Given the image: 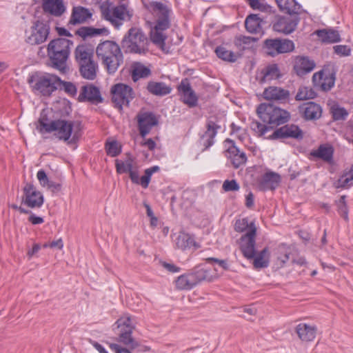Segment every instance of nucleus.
Returning <instances> with one entry per match:
<instances>
[{"mask_svg": "<svg viewBox=\"0 0 353 353\" xmlns=\"http://www.w3.org/2000/svg\"><path fill=\"white\" fill-rule=\"evenodd\" d=\"M37 129L41 134L52 133L57 139L67 142L68 144L75 143L81 135V125L79 121L50 120L46 114L41 115Z\"/></svg>", "mask_w": 353, "mask_h": 353, "instance_id": "obj_1", "label": "nucleus"}, {"mask_svg": "<svg viewBox=\"0 0 353 353\" xmlns=\"http://www.w3.org/2000/svg\"><path fill=\"white\" fill-rule=\"evenodd\" d=\"M145 6L157 17V23L150 32V39L153 43L163 48L167 38L163 32L170 27V10L164 3L159 1H150Z\"/></svg>", "mask_w": 353, "mask_h": 353, "instance_id": "obj_2", "label": "nucleus"}, {"mask_svg": "<svg viewBox=\"0 0 353 353\" xmlns=\"http://www.w3.org/2000/svg\"><path fill=\"white\" fill-rule=\"evenodd\" d=\"M96 53L109 74H114L123 61L119 46L112 41L100 43L97 47Z\"/></svg>", "mask_w": 353, "mask_h": 353, "instance_id": "obj_3", "label": "nucleus"}, {"mask_svg": "<svg viewBox=\"0 0 353 353\" xmlns=\"http://www.w3.org/2000/svg\"><path fill=\"white\" fill-rule=\"evenodd\" d=\"M72 44L70 40L61 38L53 39L48 43L47 53L52 68L63 73L65 72Z\"/></svg>", "mask_w": 353, "mask_h": 353, "instance_id": "obj_4", "label": "nucleus"}, {"mask_svg": "<svg viewBox=\"0 0 353 353\" xmlns=\"http://www.w3.org/2000/svg\"><path fill=\"white\" fill-rule=\"evenodd\" d=\"M121 47L125 52L145 54L148 51V40L140 28L133 27L123 38Z\"/></svg>", "mask_w": 353, "mask_h": 353, "instance_id": "obj_5", "label": "nucleus"}, {"mask_svg": "<svg viewBox=\"0 0 353 353\" xmlns=\"http://www.w3.org/2000/svg\"><path fill=\"white\" fill-rule=\"evenodd\" d=\"M256 112L263 122L272 125L283 124L290 117L287 111L270 103L260 104L256 109Z\"/></svg>", "mask_w": 353, "mask_h": 353, "instance_id": "obj_6", "label": "nucleus"}, {"mask_svg": "<svg viewBox=\"0 0 353 353\" xmlns=\"http://www.w3.org/2000/svg\"><path fill=\"white\" fill-rule=\"evenodd\" d=\"M119 330L118 341L128 346L131 350L139 347V343L132 336L134 325L131 317L125 314L120 317L115 323Z\"/></svg>", "mask_w": 353, "mask_h": 353, "instance_id": "obj_7", "label": "nucleus"}, {"mask_svg": "<svg viewBox=\"0 0 353 353\" xmlns=\"http://www.w3.org/2000/svg\"><path fill=\"white\" fill-rule=\"evenodd\" d=\"M60 78L54 74L46 73L43 75L31 77L28 79L29 83H32V88L43 96H50L58 89V83Z\"/></svg>", "mask_w": 353, "mask_h": 353, "instance_id": "obj_8", "label": "nucleus"}, {"mask_svg": "<svg viewBox=\"0 0 353 353\" xmlns=\"http://www.w3.org/2000/svg\"><path fill=\"white\" fill-rule=\"evenodd\" d=\"M102 15L117 29H119L125 21L130 20L132 17L125 4L102 8Z\"/></svg>", "mask_w": 353, "mask_h": 353, "instance_id": "obj_9", "label": "nucleus"}, {"mask_svg": "<svg viewBox=\"0 0 353 353\" xmlns=\"http://www.w3.org/2000/svg\"><path fill=\"white\" fill-rule=\"evenodd\" d=\"M50 25L48 22L37 20L26 32V42L30 45H39L46 41L50 33Z\"/></svg>", "mask_w": 353, "mask_h": 353, "instance_id": "obj_10", "label": "nucleus"}, {"mask_svg": "<svg viewBox=\"0 0 353 353\" xmlns=\"http://www.w3.org/2000/svg\"><path fill=\"white\" fill-rule=\"evenodd\" d=\"M263 50L270 56L275 57L279 54L292 52L294 43L287 39H267L263 42Z\"/></svg>", "mask_w": 353, "mask_h": 353, "instance_id": "obj_11", "label": "nucleus"}, {"mask_svg": "<svg viewBox=\"0 0 353 353\" xmlns=\"http://www.w3.org/2000/svg\"><path fill=\"white\" fill-rule=\"evenodd\" d=\"M111 94L112 102L119 110L122 109L123 105H128L134 97L133 89L123 83L114 85L111 88Z\"/></svg>", "mask_w": 353, "mask_h": 353, "instance_id": "obj_12", "label": "nucleus"}, {"mask_svg": "<svg viewBox=\"0 0 353 353\" xmlns=\"http://www.w3.org/2000/svg\"><path fill=\"white\" fill-rule=\"evenodd\" d=\"M256 228L254 224L251 226V230L247 231L246 233L239 239V248L245 258L248 260L253 259L256 255Z\"/></svg>", "mask_w": 353, "mask_h": 353, "instance_id": "obj_13", "label": "nucleus"}, {"mask_svg": "<svg viewBox=\"0 0 353 353\" xmlns=\"http://www.w3.org/2000/svg\"><path fill=\"white\" fill-rule=\"evenodd\" d=\"M23 192L22 202L28 207L38 208L43 205V196L32 184L27 183L24 186Z\"/></svg>", "mask_w": 353, "mask_h": 353, "instance_id": "obj_14", "label": "nucleus"}, {"mask_svg": "<svg viewBox=\"0 0 353 353\" xmlns=\"http://www.w3.org/2000/svg\"><path fill=\"white\" fill-rule=\"evenodd\" d=\"M77 99L79 102H89L92 104H98L103 101L99 89L90 83L81 88Z\"/></svg>", "mask_w": 353, "mask_h": 353, "instance_id": "obj_15", "label": "nucleus"}, {"mask_svg": "<svg viewBox=\"0 0 353 353\" xmlns=\"http://www.w3.org/2000/svg\"><path fill=\"white\" fill-rule=\"evenodd\" d=\"M312 81L315 87L327 91L334 86L335 76L330 70L323 69L313 74Z\"/></svg>", "mask_w": 353, "mask_h": 353, "instance_id": "obj_16", "label": "nucleus"}, {"mask_svg": "<svg viewBox=\"0 0 353 353\" xmlns=\"http://www.w3.org/2000/svg\"><path fill=\"white\" fill-rule=\"evenodd\" d=\"M138 128L140 135L145 137L148 134L152 128L158 124V120L152 112H139L137 116Z\"/></svg>", "mask_w": 353, "mask_h": 353, "instance_id": "obj_17", "label": "nucleus"}, {"mask_svg": "<svg viewBox=\"0 0 353 353\" xmlns=\"http://www.w3.org/2000/svg\"><path fill=\"white\" fill-rule=\"evenodd\" d=\"M225 142L230 144L226 150V157L232 166L234 168H239L245 165L247 161L245 153L238 148L232 140L228 139Z\"/></svg>", "mask_w": 353, "mask_h": 353, "instance_id": "obj_18", "label": "nucleus"}, {"mask_svg": "<svg viewBox=\"0 0 353 353\" xmlns=\"http://www.w3.org/2000/svg\"><path fill=\"white\" fill-rule=\"evenodd\" d=\"M303 134L302 130L295 125H285L273 132L268 138L276 139L280 138H293L302 139Z\"/></svg>", "mask_w": 353, "mask_h": 353, "instance_id": "obj_19", "label": "nucleus"}, {"mask_svg": "<svg viewBox=\"0 0 353 353\" xmlns=\"http://www.w3.org/2000/svg\"><path fill=\"white\" fill-rule=\"evenodd\" d=\"M221 126L217 123L215 118H210L206 123V131L201 137V141L205 149H208L214 144V138Z\"/></svg>", "mask_w": 353, "mask_h": 353, "instance_id": "obj_20", "label": "nucleus"}, {"mask_svg": "<svg viewBox=\"0 0 353 353\" xmlns=\"http://www.w3.org/2000/svg\"><path fill=\"white\" fill-rule=\"evenodd\" d=\"M315 62L305 56H296L294 60V70L300 77L311 72L315 68Z\"/></svg>", "mask_w": 353, "mask_h": 353, "instance_id": "obj_21", "label": "nucleus"}, {"mask_svg": "<svg viewBox=\"0 0 353 353\" xmlns=\"http://www.w3.org/2000/svg\"><path fill=\"white\" fill-rule=\"evenodd\" d=\"M179 92L181 94L182 101L189 105L194 107L197 103V97L187 79L183 80L178 86Z\"/></svg>", "mask_w": 353, "mask_h": 353, "instance_id": "obj_22", "label": "nucleus"}, {"mask_svg": "<svg viewBox=\"0 0 353 353\" xmlns=\"http://www.w3.org/2000/svg\"><path fill=\"white\" fill-rule=\"evenodd\" d=\"M299 20L291 17H280L273 25V30L276 32L289 34L294 32L297 26Z\"/></svg>", "mask_w": 353, "mask_h": 353, "instance_id": "obj_23", "label": "nucleus"}, {"mask_svg": "<svg viewBox=\"0 0 353 353\" xmlns=\"http://www.w3.org/2000/svg\"><path fill=\"white\" fill-rule=\"evenodd\" d=\"M263 97L268 101L285 102L288 100L290 92L280 87L270 86L264 90Z\"/></svg>", "mask_w": 353, "mask_h": 353, "instance_id": "obj_24", "label": "nucleus"}, {"mask_svg": "<svg viewBox=\"0 0 353 353\" xmlns=\"http://www.w3.org/2000/svg\"><path fill=\"white\" fill-rule=\"evenodd\" d=\"M159 170V168L158 166H153L148 168L145 170V174L139 178L138 171L132 169L129 172L130 178L132 183L135 184H140L143 188H147L150 181L151 176Z\"/></svg>", "mask_w": 353, "mask_h": 353, "instance_id": "obj_25", "label": "nucleus"}, {"mask_svg": "<svg viewBox=\"0 0 353 353\" xmlns=\"http://www.w3.org/2000/svg\"><path fill=\"white\" fill-rule=\"evenodd\" d=\"M316 327L305 323H301L296 327L299 338L303 342L312 341L316 334Z\"/></svg>", "mask_w": 353, "mask_h": 353, "instance_id": "obj_26", "label": "nucleus"}, {"mask_svg": "<svg viewBox=\"0 0 353 353\" xmlns=\"http://www.w3.org/2000/svg\"><path fill=\"white\" fill-rule=\"evenodd\" d=\"M300 111L307 120L317 119L321 116V108L314 102H307L300 106Z\"/></svg>", "mask_w": 353, "mask_h": 353, "instance_id": "obj_27", "label": "nucleus"}, {"mask_svg": "<svg viewBox=\"0 0 353 353\" xmlns=\"http://www.w3.org/2000/svg\"><path fill=\"white\" fill-rule=\"evenodd\" d=\"M43 9L56 17L61 16L65 10L62 0H43Z\"/></svg>", "mask_w": 353, "mask_h": 353, "instance_id": "obj_28", "label": "nucleus"}, {"mask_svg": "<svg viewBox=\"0 0 353 353\" xmlns=\"http://www.w3.org/2000/svg\"><path fill=\"white\" fill-rule=\"evenodd\" d=\"M92 17V13L83 7H75L72 10L69 24L77 25L83 23Z\"/></svg>", "mask_w": 353, "mask_h": 353, "instance_id": "obj_29", "label": "nucleus"}, {"mask_svg": "<svg viewBox=\"0 0 353 353\" xmlns=\"http://www.w3.org/2000/svg\"><path fill=\"white\" fill-rule=\"evenodd\" d=\"M146 88L150 94L159 97L167 95L172 91V88L165 83L153 81L148 83Z\"/></svg>", "mask_w": 353, "mask_h": 353, "instance_id": "obj_30", "label": "nucleus"}, {"mask_svg": "<svg viewBox=\"0 0 353 353\" xmlns=\"http://www.w3.org/2000/svg\"><path fill=\"white\" fill-rule=\"evenodd\" d=\"M260 83L270 82L278 79L281 74L276 64H270L265 67L261 72Z\"/></svg>", "mask_w": 353, "mask_h": 353, "instance_id": "obj_31", "label": "nucleus"}, {"mask_svg": "<svg viewBox=\"0 0 353 353\" xmlns=\"http://www.w3.org/2000/svg\"><path fill=\"white\" fill-rule=\"evenodd\" d=\"M176 248L181 250L190 249L192 247L198 248L199 245L194 241V238L188 233L180 232L175 239Z\"/></svg>", "mask_w": 353, "mask_h": 353, "instance_id": "obj_32", "label": "nucleus"}, {"mask_svg": "<svg viewBox=\"0 0 353 353\" xmlns=\"http://www.w3.org/2000/svg\"><path fill=\"white\" fill-rule=\"evenodd\" d=\"M280 176L275 172H267L263 175L260 185L263 190H274L280 182Z\"/></svg>", "mask_w": 353, "mask_h": 353, "instance_id": "obj_33", "label": "nucleus"}, {"mask_svg": "<svg viewBox=\"0 0 353 353\" xmlns=\"http://www.w3.org/2000/svg\"><path fill=\"white\" fill-rule=\"evenodd\" d=\"M334 149L328 145H321L316 150H312L310 155L313 157L323 160L327 163H331L333 159Z\"/></svg>", "mask_w": 353, "mask_h": 353, "instance_id": "obj_34", "label": "nucleus"}, {"mask_svg": "<svg viewBox=\"0 0 353 353\" xmlns=\"http://www.w3.org/2000/svg\"><path fill=\"white\" fill-rule=\"evenodd\" d=\"M250 260H252L253 267L256 270L267 268L270 262V252L268 248H264L259 252H256V255Z\"/></svg>", "mask_w": 353, "mask_h": 353, "instance_id": "obj_35", "label": "nucleus"}, {"mask_svg": "<svg viewBox=\"0 0 353 353\" xmlns=\"http://www.w3.org/2000/svg\"><path fill=\"white\" fill-rule=\"evenodd\" d=\"M98 65L94 60L79 65V72L83 78L94 80L97 77Z\"/></svg>", "mask_w": 353, "mask_h": 353, "instance_id": "obj_36", "label": "nucleus"}, {"mask_svg": "<svg viewBox=\"0 0 353 353\" xmlns=\"http://www.w3.org/2000/svg\"><path fill=\"white\" fill-rule=\"evenodd\" d=\"M257 41L254 37L239 35L235 37L234 43L238 50L244 51L254 48Z\"/></svg>", "mask_w": 353, "mask_h": 353, "instance_id": "obj_37", "label": "nucleus"}, {"mask_svg": "<svg viewBox=\"0 0 353 353\" xmlns=\"http://www.w3.org/2000/svg\"><path fill=\"white\" fill-rule=\"evenodd\" d=\"M92 50L85 45H79L75 50V58L79 65L92 61Z\"/></svg>", "mask_w": 353, "mask_h": 353, "instance_id": "obj_38", "label": "nucleus"}, {"mask_svg": "<svg viewBox=\"0 0 353 353\" xmlns=\"http://www.w3.org/2000/svg\"><path fill=\"white\" fill-rule=\"evenodd\" d=\"M196 285L191 272L181 275L176 280V287L179 290H189Z\"/></svg>", "mask_w": 353, "mask_h": 353, "instance_id": "obj_39", "label": "nucleus"}, {"mask_svg": "<svg viewBox=\"0 0 353 353\" xmlns=\"http://www.w3.org/2000/svg\"><path fill=\"white\" fill-rule=\"evenodd\" d=\"M109 33L108 29L105 28H95L93 27H81L77 30V34L83 39L100 34L108 35Z\"/></svg>", "mask_w": 353, "mask_h": 353, "instance_id": "obj_40", "label": "nucleus"}, {"mask_svg": "<svg viewBox=\"0 0 353 353\" xmlns=\"http://www.w3.org/2000/svg\"><path fill=\"white\" fill-rule=\"evenodd\" d=\"M281 11L288 14H296L300 10L301 6L295 0H275Z\"/></svg>", "mask_w": 353, "mask_h": 353, "instance_id": "obj_41", "label": "nucleus"}, {"mask_svg": "<svg viewBox=\"0 0 353 353\" xmlns=\"http://www.w3.org/2000/svg\"><path fill=\"white\" fill-rule=\"evenodd\" d=\"M261 19L258 14L249 15L245 21L246 30L250 33H258L261 30Z\"/></svg>", "mask_w": 353, "mask_h": 353, "instance_id": "obj_42", "label": "nucleus"}, {"mask_svg": "<svg viewBox=\"0 0 353 353\" xmlns=\"http://www.w3.org/2000/svg\"><path fill=\"white\" fill-rule=\"evenodd\" d=\"M316 34L324 43H336L340 41V35L336 30H317Z\"/></svg>", "mask_w": 353, "mask_h": 353, "instance_id": "obj_43", "label": "nucleus"}, {"mask_svg": "<svg viewBox=\"0 0 353 353\" xmlns=\"http://www.w3.org/2000/svg\"><path fill=\"white\" fill-rule=\"evenodd\" d=\"M215 53L216 56L223 61L228 62H235L239 56L232 51L228 50L223 46H218L215 49Z\"/></svg>", "mask_w": 353, "mask_h": 353, "instance_id": "obj_44", "label": "nucleus"}, {"mask_svg": "<svg viewBox=\"0 0 353 353\" xmlns=\"http://www.w3.org/2000/svg\"><path fill=\"white\" fill-rule=\"evenodd\" d=\"M151 74L150 70L146 66L137 63L134 64L132 72V78L134 81H138L141 78H146L149 77Z\"/></svg>", "mask_w": 353, "mask_h": 353, "instance_id": "obj_45", "label": "nucleus"}, {"mask_svg": "<svg viewBox=\"0 0 353 353\" xmlns=\"http://www.w3.org/2000/svg\"><path fill=\"white\" fill-rule=\"evenodd\" d=\"M249 6L253 9L265 13L273 12L272 7L267 3L265 0H247Z\"/></svg>", "mask_w": 353, "mask_h": 353, "instance_id": "obj_46", "label": "nucleus"}, {"mask_svg": "<svg viewBox=\"0 0 353 353\" xmlns=\"http://www.w3.org/2000/svg\"><path fill=\"white\" fill-rule=\"evenodd\" d=\"M58 89L63 90L70 97H75L77 94V88L74 83L63 81L61 79L59 81Z\"/></svg>", "mask_w": 353, "mask_h": 353, "instance_id": "obj_47", "label": "nucleus"}, {"mask_svg": "<svg viewBox=\"0 0 353 353\" xmlns=\"http://www.w3.org/2000/svg\"><path fill=\"white\" fill-rule=\"evenodd\" d=\"M315 97L316 93L312 88L303 86L299 88L295 99L297 101H304L314 99Z\"/></svg>", "mask_w": 353, "mask_h": 353, "instance_id": "obj_48", "label": "nucleus"}, {"mask_svg": "<svg viewBox=\"0 0 353 353\" xmlns=\"http://www.w3.org/2000/svg\"><path fill=\"white\" fill-rule=\"evenodd\" d=\"M276 263L279 267H283L286 262L289 260L290 252L284 245H279L276 251Z\"/></svg>", "mask_w": 353, "mask_h": 353, "instance_id": "obj_49", "label": "nucleus"}, {"mask_svg": "<svg viewBox=\"0 0 353 353\" xmlns=\"http://www.w3.org/2000/svg\"><path fill=\"white\" fill-rule=\"evenodd\" d=\"M132 163L133 160L130 158H128L125 161L117 159L115 161V165L117 173L123 174L129 172L133 169Z\"/></svg>", "mask_w": 353, "mask_h": 353, "instance_id": "obj_50", "label": "nucleus"}, {"mask_svg": "<svg viewBox=\"0 0 353 353\" xmlns=\"http://www.w3.org/2000/svg\"><path fill=\"white\" fill-rule=\"evenodd\" d=\"M250 127L251 129L259 137H265V134L273 128V127H268L257 121H252Z\"/></svg>", "mask_w": 353, "mask_h": 353, "instance_id": "obj_51", "label": "nucleus"}, {"mask_svg": "<svg viewBox=\"0 0 353 353\" xmlns=\"http://www.w3.org/2000/svg\"><path fill=\"white\" fill-rule=\"evenodd\" d=\"M191 274L193 275L196 285L203 281L208 279L210 276L208 270L204 268H196Z\"/></svg>", "mask_w": 353, "mask_h": 353, "instance_id": "obj_52", "label": "nucleus"}, {"mask_svg": "<svg viewBox=\"0 0 353 353\" xmlns=\"http://www.w3.org/2000/svg\"><path fill=\"white\" fill-rule=\"evenodd\" d=\"M254 224L253 222L249 223L248 218H243L236 221L234 224V230L238 232H245L246 230L250 231L251 226Z\"/></svg>", "mask_w": 353, "mask_h": 353, "instance_id": "obj_53", "label": "nucleus"}, {"mask_svg": "<svg viewBox=\"0 0 353 353\" xmlns=\"http://www.w3.org/2000/svg\"><path fill=\"white\" fill-rule=\"evenodd\" d=\"M107 154L110 157H117L121 152V146L117 141H111L105 144Z\"/></svg>", "mask_w": 353, "mask_h": 353, "instance_id": "obj_54", "label": "nucleus"}, {"mask_svg": "<svg viewBox=\"0 0 353 353\" xmlns=\"http://www.w3.org/2000/svg\"><path fill=\"white\" fill-rule=\"evenodd\" d=\"M353 172L350 170L348 174L342 176L338 180V187L347 188L352 185Z\"/></svg>", "mask_w": 353, "mask_h": 353, "instance_id": "obj_55", "label": "nucleus"}, {"mask_svg": "<svg viewBox=\"0 0 353 353\" xmlns=\"http://www.w3.org/2000/svg\"><path fill=\"white\" fill-rule=\"evenodd\" d=\"M332 117L334 120H345L348 115L347 111L343 108H332Z\"/></svg>", "mask_w": 353, "mask_h": 353, "instance_id": "obj_56", "label": "nucleus"}, {"mask_svg": "<svg viewBox=\"0 0 353 353\" xmlns=\"http://www.w3.org/2000/svg\"><path fill=\"white\" fill-rule=\"evenodd\" d=\"M222 188L225 192L238 191L240 186L236 180H225L222 185Z\"/></svg>", "mask_w": 353, "mask_h": 353, "instance_id": "obj_57", "label": "nucleus"}, {"mask_svg": "<svg viewBox=\"0 0 353 353\" xmlns=\"http://www.w3.org/2000/svg\"><path fill=\"white\" fill-rule=\"evenodd\" d=\"M334 52L341 56H348L351 50L347 46L339 45L334 46Z\"/></svg>", "mask_w": 353, "mask_h": 353, "instance_id": "obj_58", "label": "nucleus"}, {"mask_svg": "<svg viewBox=\"0 0 353 353\" xmlns=\"http://www.w3.org/2000/svg\"><path fill=\"white\" fill-rule=\"evenodd\" d=\"M37 177L39 181L40 185L46 188L47 184L49 183L48 177L44 170H40L37 174Z\"/></svg>", "mask_w": 353, "mask_h": 353, "instance_id": "obj_59", "label": "nucleus"}, {"mask_svg": "<svg viewBox=\"0 0 353 353\" xmlns=\"http://www.w3.org/2000/svg\"><path fill=\"white\" fill-rule=\"evenodd\" d=\"M109 346L115 353H132L130 350L117 343H110Z\"/></svg>", "mask_w": 353, "mask_h": 353, "instance_id": "obj_60", "label": "nucleus"}, {"mask_svg": "<svg viewBox=\"0 0 353 353\" xmlns=\"http://www.w3.org/2000/svg\"><path fill=\"white\" fill-rule=\"evenodd\" d=\"M207 261H213L216 263L220 267H221L223 270H228V265L225 260H220L216 258H208L206 259Z\"/></svg>", "mask_w": 353, "mask_h": 353, "instance_id": "obj_61", "label": "nucleus"}, {"mask_svg": "<svg viewBox=\"0 0 353 353\" xmlns=\"http://www.w3.org/2000/svg\"><path fill=\"white\" fill-rule=\"evenodd\" d=\"M28 221L33 225L41 224L44 222V220L42 217L37 216L34 214H31L28 217Z\"/></svg>", "mask_w": 353, "mask_h": 353, "instance_id": "obj_62", "label": "nucleus"}, {"mask_svg": "<svg viewBox=\"0 0 353 353\" xmlns=\"http://www.w3.org/2000/svg\"><path fill=\"white\" fill-rule=\"evenodd\" d=\"M50 248L61 250L63 248V240L61 239H59L57 241H53L50 242Z\"/></svg>", "mask_w": 353, "mask_h": 353, "instance_id": "obj_63", "label": "nucleus"}, {"mask_svg": "<svg viewBox=\"0 0 353 353\" xmlns=\"http://www.w3.org/2000/svg\"><path fill=\"white\" fill-rule=\"evenodd\" d=\"M142 145L147 147L150 150H152L156 147V143L152 139H148L142 143Z\"/></svg>", "mask_w": 353, "mask_h": 353, "instance_id": "obj_64", "label": "nucleus"}]
</instances>
